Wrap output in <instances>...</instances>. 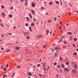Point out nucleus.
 <instances>
[{
    "label": "nucleus",
    "instance_id": "nucleus-42",
    "mask_svg": "<svg viewBox=\"0 0 78 78\" xmlns=\"http://www.w3.org/2000/svg\"><path fill=\"white\" fill-rule=\"evenodd\" d=\"M25 26H27L28 25V23H26L25 24Z\"/></svg>",
    "mask_w": 78,
    "mask_h": 78
},
{
    "label": "nucleus",
    "instance_id": "nucleus-3",
    "mask_svg": "<svg viewBox=\"0 0 78 78\" xmlns=\"http://www.w3.org/2000/svg\"><path fill=\"white\" fill-rule=\"evenodd\" d=\"M31 11H32V13L33 14H35V11H34V10H31Z\"/></svg>",
    "mask_w": 78,
    "mask_h": 78
},
{
    "label": "nucleus",
    "instance_id": "nucleus-11",
    "mask_svg": "<svg viewBox=\"0 0 78 78\" xmlns=\"http://www.w3.org/2000/svg\"><path fill=\"white\" fill-rule=\"evenodd\" d=\"M29 28L30 30V31L31 32V31H32V30H31V27H29Z\"/></svg>",
    "mask_w": 78,
    "mask_h": 78
},
{
    "label": "nucleus",
    "instance_id": "nucleus-50",
    "mask_svg": "<svg viewBox=\"0 0 78 78\" xmlns=\"http://www.w3.org/2000/svg\"><path fill=\"white\" fill-rule=\"evenodd\" d=\"M73 46H74V47H76L75 44H73Z\"/></svg>",
    "mask_w": 78,
    "mask_h": 78
},
{
    "label": "nucleus",
    "instance_id": "nucleus-54",
    "mask_svg": "<svg viewBox=\"0 0 78 78\" xmlns=\"http://www.w3.org/2000/svg\"><path fill=\"white\" fill-rule=\"evenodd\" d=\"M63 48H66V46H63Z\"/></svg>",
    "mask_w": 78,
    "mask_h": 78
},
{
    "label": "nucleus",
    "instance_id": "nucleus-23",
    "mask_svg": "<svg viewBox=\"0 0 78 78\" xmlns=\"http://www.w3.org/2000/svg\"><path fill=\"white\" fill-rule=\"evenodd\" d=\"M0 25L1 26V27H4L3 25V24H2V23H1L0 24Z\"/></svg>",
    "mask_w": 78,
    "mask_h": 78
},
{
    "label": "nucleus",
    "instance_id": "nucleus-29",
    "mask_svg": "<svg viewBox=\"0 0 78 78\" xmlns=\"http://www.w3.org/2000/svg\"><path fill=\"white\" fill-rule=\"evenodd\" d=\"M23 50H27V51H28V49H24V48H23Z\"/></svg>",
    "mask_w": 78,
    "mask_h": 78
},
{
    "label": "nucleus",
    "instance_id": "nucleus-24",
    "mask_svg": "<svg viewBox=\"0 0 78 78\" xmlns=\"http://www.w3.org/2000/svg\"><path fill=\"white\" fill-rule=\"evenodd\" d=\"M15 73H13L12 74V78H13V77H14V76L13 75H14Z\"/></svg>",
    "mask_w": 78,
    "mask_h": 78
},
{
    "label": "nucleus",
    "instance_id": "nucleus-40",
    "mask_svg": "<svg viewBox=\"0 0 78 78\" xmlns=\"http://www.w3.org/2000/svg\"><path fill=\"white\" fill-rule=\"evenodd\" d=\"M20 66H18L17 67V68H20Z\"/></svg>",
    "mask_w": 78,
    "mask_h": 78
},
{
    "label": "nucleus",
    "instance_id": "nucleus-15",
    "mask_svg": "<svg viewBox=\"0 0 78 78\" xmlns=\"http://www.w3.org/2000/svg\"><path fill=\"white\" fill-rule=\"evenodd\" d=\"M62 68H63V69H64V67H65V65H64V64H62Z\"/></svg>",
    "mask_w": 78,
    "mask_h": 78
},
{
    "label": "nucleus",
    "instance_id": "nucleus-9",
    "mask_svg": "<svg viewBox=\"0 0 78 78\" xmlns=\"http://www.w3.org/2000/svg\"><path fill=\"white\" fill-rule=\"evenodd\" d=\"M2 15H3V17H5V14L4 13H2Z\"/></svg>",
    "mask_w": 78,
    "mask_h": 78
},
{
    "label": "nucleus",
    "instance_id": "nucleus-34",
    "mask_svg": "<svg viewBox=\"0 0 78 78\" xmlns=\"http://www.w3.org/2000/svg\"><path fill=\"white\" fill-rule=\"evenodd\" d=\"M41 9H44V7H41Z\"/></svg>",
    "mask_w": 78,
    "mask_h": 78
},
{
    "label": "nucleus",
    "instance_id": "nucleus-17",
    "mask_svg": "<svg viewBox=\"0 0 78 78\" xmlns=\"http://www.w3.org/2000/svg\"><path fill=\"white\" fill-rule=\"evenodd\" d=\"M45 47H47V45L45 44V45H43V48H45Z\"/></svg>",
    "mask_w": 78,
    "mask_h": 78
},
{
    "label": "nucleus",
    "instance_id": "nucleus-19",
    "mask_svg": "<svg viewBox=\"0 0 78 78\" xmlns=\"http://www.w3.org/2000/svg\"><path fill=\"white\" fill-rule=\"evenodd\" d=\"M7 69V68H4L3 70L4 71H5Z\"/></svg>",
    "mask_w": 78,
    "mask_h": 78
},
{
    "label": "nucleus",
    "instance_id": "nucleus-18",
    "mask_svg": "<svg viewBox=\"0 0 78 78\" xmlns=\"http://www.w3.org/2000/svg\"><path fill=\"white\" fill-rule=\"evenodd\" d=\"M9 17H12V15L9 14Z\"/></svg>",
    "mask_w": 78,
    "mask_h": 78
},
{
    "label": "nucleus",
    "instance_id": "nucleus-4",
    "mask_svg": "<svg viewBox=\"0 0 78 78\" xmlns=\"http://www.w3.org/2000/svg\"><path fill=\"white\" fill-rule=\"evenodd\" d=\"M21 58H20V59L21 61H22L23 59V55H21Z\"/></svg>",
    "mask_w": 78,
    "mask_h": 78
},
{
    "label": "nucleus",
    "instance_id": "nucleus-7",
    "mask_svg": "<svg viewBox=\"0 0 78 78\" xmlns=\"http://www.w3.org/2000/svg\"><path fill=\"white\" fill-rule=\"evenodd\" d=\"M74 66V68L75 69H77V65L76 64H75Z\"/></svg>",
    "mask_w": 78,
    "mask_h": 78
},
{
    "label": "nucleus",
    "instance_id": "nucleus-47",
    "mask_svg": "<svg viewBox=\"0 0 78 78\" xmlns=\"http://www.w3.org/2000/svg\"><path fill=\"white\" fill-rule=\"evenodd\" d=\"M1 68H2V69H3V68H4V67H3V66H1Z\"/></svg>",
    "mask_w": 78,
    "mask_h": 78
},
{
    "label": "nucleus",
    "instance_id": "nucleus-63",
    "mask_svg": "<svg viewBox=\"0 0 78 78\" xmlns=\"http://www.w3.org/2000/svg\"><path fill=\"white\" fill-rule=\"evenodd\" d=\"M25 2H28V1H27V0H25Z\"/></svg>",
    "mask_w": 78,
    "mask_h": 78
},
{
    "label": "nucleus",
    "instance_id": "nucleus-38",
    "mask_svg": "<svg viewBox=\"0 0 78 78\" xmlns=\"http://www.w3.org/2000/svg\"><path fill=\"white\" fill-rule=\"evenodd\" d=\"M29 16H30V17L31 16V14L30 13L29 14Z\"/></svg>",
    "mask_w": 78,
    "mask_h": 78
},
{
    "label": "nucleus",
    "instance_id": "nucleus-61",
    "mask_svg": "<svg viewBox=\"0 0 78 78\" xmlns=\"http://www.w3.org/2000/svg\"><path fill=\"white\" fill-rule=\"evenodd\" d=\"M63 38H65L64 37V36H62V39Z\"/></svg>",
    "mask_w": 78,
    "mask_h": 78
},
{
    "label": "nucleus",
    "instance_id": "nucleus-28",
    "mask_svg": "<svg viewBox=\"0 0 78 78\" xmlns=\"http://www.w3.org/2000/svg\"><path fill=\"white\" fill-rule=\"evenodd\" d=\"M10 49H9L8 50L6 51V53H8V52H9V51H10Z\"/></svg>",
    "mask_w": 78,
    "mask_h": 78
},
{
    "label": "nucleus",
    "instance_id": "nucleus-41",
    "mask_svg": "<svg viewBox=\"0 0 78 78\" xmlns=\"http://www.w3.org/2000/svg\"><path fill=\"white\" fill-rule=\"evenodd\" d=\"M56 65H57V63H55L54 64V66H56Z\"/></svg>",
    "mask_w": 78,
    "mask_h": 78
},
{
    "label": "nucleus",
    "instance_id": "nucleus-45",
    "mask_svg": "<svg viewBox=\"0 0 78 78\" xmlns=\"http://www.w3.org/2000/svg\"><path fill=\"white\" fill-rule=\"evenodd\" d=\"M69 5H70V6H72V5H71V3L70 2L69 3Z\"/></svg>",
    "mask_w": 78,
    "mask_h": 78
},
{
    "label": "nucleus",
    "instance_id": "nucleus-60",
    "mask_svg": "<svg viewBox=\"0 0 78 78\" xmlns=\"http://www.w3.org/2000/svg\"><path fill=\"white\" fill-rule=\"evenodd\" d=\"M49 67H50V66H48V69H47V70H48V69H49Z\"/></svg>",
    "mask_w": 78,
    "mask_h": 78
},
{
    "label": "nucleus",
    "instance_id": "nucleus-43",
    "mask_svg": "<svg viewBox=\"0 0 78 78\" xmlns=\"http://www.w3.org/2000/svg\"><path fill=\"white\" fill-rule=\"evenodd\" d=\"M62 60H63V59H62V58L60 59V61H62Z\"/></svg>",
    "mask_w": 78,
    "mask_h": 78
},
{
    "label": "nucleus",
    "instance_id": "nucleus-44",
    "mask_svg": "<svg viewBox=\"0 0 78 78\" xmlns=\"http://www.w3.org/2000/svg\"><path fill=\"white\" fill-rule=\"evenodd\" d=\"M1 7L2 9H3V8H4V7H3V5H1Z\"/></svg>",
    "mask_w": 78,
    "mask_h": 78
},
{
    "label": "nucleus",
    "instance_id": "nucleus-51",
    "mask_svg": "<svg viewBox=\"0 0 78 78\" xmlns=\"http://www.w3.org/2000/svg\"><path fill=\"white\" fill-rule=\"evenodd\" d=\"M59 29H62V27H59Z\"/></svg>",
    "mask_w": 78,
    "mask_h": 78
},
{
    "label": "nucleus",
    "instance_id": "nucleus-39",
    "mask_svg": "<svg viewBox=\"0 0 78 78\" xmlns=\"http://www.w3.org/2000/svg\"><path fill=\"white\" fill-rule=\"evenodd\" d=\"M20 2H24V0H20Z\"/></svg>",
    "mask_w": 78,
    "mask_h": 78
},
{
    "label": "nucleus",
    "instance_id": "nucleus-12",
    "mask_svg": "<svg viewBox=\"0 0 78 78\" xmlns=\"http://www.w3.org/2000/svg\"><path fill=\"white\" fill-rule=\"evenodd\" d=\"M28 74L29 76H31V73H27Z\"/></svg>",
    "mask_w": 78,
    "mask_h": 78
},
{
    "label": "nucleus",
    "instance_id": "nucleus-56",
    "mask_svg": "<svg viewBox=\"0 0 78 78\" xmlns=\"http://www.w3.org/2000/svg\"><path fill=\"white\" fill-rule=\"evenodd\" d=\"M39 75L40 76H42V75L40 74H39Z\"/></svg>",
    "mask_w": 78,
    "mask_h": 78
},
{
    "label": "nucleus",
    "instance_id": "nucleus-53",
    "mask_svg": "<svg viewBox=\"0 0 78 78\" xmlns=\"http://www.w3.org/2000/svg\"><path fill=\"white\" fill-rule=\"evenodd\" d=\"M58 66L59 67V68H61V66L60 65H58Z\"/></svg>",
    "mask_w": 78,
    "mask_h": 78
},
{
    "label": "nucleus",
    "instance_id": "nucleus-5",
    "mask_svg": "<svg viewBox=\"0 0 78 78\" xmlns=\"http://www.w3.org/2000/svg\"><path fill=\"white\" fill-rule=\"evenodd\" d=\"M29 34H28V33H24V36H27V35H28Z\"/></svg>",
    "mask_w": 78,
    "mask_h": 78
},
{
    "label": "nucleus",
    "instance_id": "nucleus-33",
    "mask_svg": "<svg viewBox=\"0 0 78 78\" xmlns=\"http://www.w3.org/2000/svg\"><path fill=\"white\" fill-rule=\"evenodd\" d=\"M74 41H76V40H77L76 38H75L74 39Z\"/></svg>",
    "mask_w": 78,
    "mask_h": 78
},
{
    "label": "nucleus",
    "instance_id": "nucleus-52",
    "mask_svg": "<svg viewBox=\"0 0 78 78\" xmlns=\"http://www.w3.org/2000/svg\"><path fill=\"white\" fill-rule=\"evenodd\" d=\"M64 44H67V42H66V41H64Z\"/></svg>",
    "mask_w": 78,
    "mask_h": 78
},
{
    "label": "nucleus",
    "instance_id": "nucleus-30",
    "mask_svg": "<svg viewBox=\"0 0 78 78\" xmlns=\"http://www.w3.org/2000/svg\"><path fill=\"white\" fill-rule=\"evenodd\" d=\"M8 34L9 35V36H11V35H12V34L11 33H8Z\"/></svg>",
    "mask_w": 78,
    "mask_h": 78
},
{
    "label": "nucleus",
    "instance_id": "nucleus-55",
    "mask_svg": "<svg viewBox=\"0 0 78 78\" xmlns=\"http://www.w3.org/2000/svg\"><path fill=\"white\" fill-rule=\"evenodd\" d=\"M4 49L3 48H1V50H3Z\"/></svg>",
    "mask_w": 78,
    "mask_h": 78
},
{
    "label": "nucleus",
    "instance_id": "nucleus-48",
    "mask_svg": "<svg viewBox=\"0 0 78 78\" xmlns=\"http://www.w3.org/2000/svg\"><path fill=\"white\" fill-rule=\"evenodd\" d=\"M39 66H40V64H38L37 65V67H39Z\"/></svg>",
    "mask_w": 78,
    "mask_h": 78
},
{
    "label": "nucleus",
    "instance_id": "nucleus-37",
    "mask_svg": "<svg viewBox=\"0 0 78 78\" xmlns=\"http://www.w3.org/2000/svg\"><path fill=\"white\" fill-rule=\"evenodd\" d=\"M25 5H26V6H27L28 5V3H25Z\"/></svg>",
    "mask_w": 78,
    "mask_h": 78
},
{
    "label": "nucleus",
    "instance_id": "nucleus-27",
    "mask_svg": "<svg viewBox=\"0 0 78 78\" xmlns=\"http://www.w3.org/2000/svg\"><path fill=\"white\" fill-rule=\"evenodd\" d=\"M55 3L58 4V3H59V1H57L56 2H55Z\"/></svg>",
    "mask_w": 78,
    "mask_h": 78
},
{
    "label": "nucleus",
    "instance_id": "nucleus-22",
    "mask_svg": "<svg viewBox=\"0 0 78 78\" xmlns=\"http://www.w3.org/2000/svg\"><path fill=\"white\" fill-rule=\"evenodd\" d=\"M26 19H27L28 21H29V20H30V19H29V17H26Z\"/></svg>",
    "mask_w": 78,
    "mask_h": 78
},
{
    "label": "nucleus",
    "instance_id": "nucleus-64",
    "mask_svg": "<svg viewBox=\"0 0 78 78\" xmlns=\"http://www.w3.org/2000/svg\"><path fill=\"white\" fill-rule=\"evenodd\" d=\"M76 50H77V51H78V49H76Z\"/></svg>",
    "mask_w": 78,
    "mask_h": 78
},
{
    "label": "nucleus",
    "instance_id": "nucleus-35",
    "mask_svg": "<svg viewBox=\"0 0 78 78\" xmlns=\"http://www.w3.org/2000/svg\"><path fill=\"white\" fill-rule=\"evenodd\" d=\"M9 66V65H8V64H7L6 65V67H8Z\"/></svg>",
    "mask_w": 78,
    "mask_h": 78
},
{
    "label": "nucleus",
    "instance_id": "nucleus-31",
    "mask_svg": "<svg viewBox=\"0 0 78 78\" xmlns=\"http://www.w3.org/2000/svg\"><path fill=\"white\" fill-rule=\"evenodd\" d=\"M66 65H68L69 64V62H66Z\"/></svg>",
    "mask_w": 78,
    "mask_h": 78
},
{
    "label": "nucleus",
    "instance_id": "nucleus-1",
    "mask_svg": "<svg viewBox=\"0 0 78 78\" xmlns=\"http://www.w3.org/2000/svg\"><path fill=\"white\" fill-rule=\"evenodd\" d=\"M72 72H73V73H75L76 72V70L75 69H73L72 70Z\"/></svg>",
    "mask_w": 78,
    "mask_h": 78
},
{
    "label": "nucleus",
    "instance_id": "nucleus-25",
    "mask_svg": "<svg viewBox=\"0 0 78 78\" xmlns=\"http://www.w3.org/2000/svg\"><path fill=\"white\" fill-rule=\"evenodd\" d=\"M51 4H52V2H50L49 3V5H51Z\"/></svg>",
    "mask_w": 78,
    "mask_h": 78
},
{
    "label": "nucleus",
    "instance_id": "nucleus-57",
    "mask_svg": "<svg viewBox=\"0 0 78 78\" xmlns=\"http://www.w3.org/2000/svg\"><path fill=\"white\" fill-rule=\"evenodd\" d=\"M30 17V19H32V18H33V17H32V16H31Z\"/></svg>",
    "mask_w": 78,
    "mask_h": 78
},
{
    "label": "nucleus",
    "instance_id": "nucleus-14",
    "mask_svg": "<svg viewBox=\"0 0 78 78\" xmlns=\"http://www.w3.org/2000/svg\"><path fill=\"white\" fill-rule=\"evenodd\" d=\"M7 76V75H4V76H3V78H5V77H6Z\"/></svg>",
    "mask_w": 78,
    "mask_h": 78
},
{
    "label": "nucleus",
    "instance_id": "nucleus-2",
    "mask_svg": "<svg viewBox=\"0 0 78 78\" xmlns=\"http://www.w3.org/2000/svg\"><path fill=\"white\" fill-rule=\"evenodd\" d=\"M37 37L38 38H40L41 39V38H42V35H38L37 36Z\"/></svg>",
    "mask_w": 78,
    "mask_h": 78
},
{
    "label": "nucleus",
    "instance_id": "nucleus-10",
    "mask_svg": "<svg viewBox=\"0 0 78 78\" xmlns=\"http://www.w3.org/2000/svg\"><path fill=\"white\" fill-rule=\"evenodd\" d=\"M46 35H47L48 34V33H49V31H48V30H46Z\"/></svg>",
    "mask_w": 78,
    "mask_h": 78
},
{
    "label": "nucleus",
    "instance_id": "nucleus-6",
    "mask_svg": "<svg viewBox=\"0 0 78 78\" xmlns=\"http://www.w3.org/2000/svg\"><path fill=\"white\" fill-rule=\"evenodd\" d=\"M32 7H33L34 8V7H35V4H34V3H32Z\"/></svg>",
    "mask_w": 78,
    "mask_h": 78
},
{
    "label": "nucleus",
    "instance_id": "nucleus-46",
    "mask_svg": "<svg viewBox=\"0 0 78 78\" xmlns=\"http://www.w3.org/2000/svg\"><path fill=\"white\" fill-rule=\"evenodd\" d=\"M13 9V7H11L10 8V9Z\"/></svg>",
    "mask_w": 78,
    "mask_h": 78
},
{
    "label": "nucleus",
    "instance_id": "nucleus-13",
    "mask_svg": "<svg viewBox=\"0 0 78 78\" xmlns=\"http://www.w3.org/2000/svg\"><path fill=\"white\" fill-rule=\"evenodd\" d=\"M64 69V70H67V71H69V69H68L67 68H65Z\"/></svg>",
    "mask_w": 78,
    "mask_h": 78
},
{
    "label": "nucleus",
    "instance_id": "nucleus-8",
    "mask_svg": "<svg viewBox=\"0 0 78 78\" xmlns=\"http://www.w3.org/2000/svg\"><path fill=\"white\" fill-rule=\"evenodd\" d=\"M15 49L17 50H19L20 49V47H17L15 48Z\"/></svg>",
    "mask_w": 78,
    "mask_h": 78
},
{
    "label": "nucleus",
    "instance_id": "nucleus-20",
    "mask_svg": "<svg viewBox=\"0 0 78 78\" xmlns=\"http://www.w3.org/2000/svg\"><path fill=\"white\" fill-rule=\"evenodd\" d=\"M34 23H33L32 24H31V26L32 27H33V26H34Z\"/></svg>",
    "mask_w": 78,
    "mask_h": 78
},
{
    "label": "nucleus",
    "instance_id": "nucleus-16",
    "mask_svg": "<svg viewBox=\"0 0 78 78\" xmlns=\"http://www.w3.org/2000/svg\"><path fill=\"white\" fill-rule=\"evenodd\" d=\"M57 54H58V53H56V52H55V57L58 56V55H57Z\"/></svg>",
    "mask_w": 78,
    "mask_h": 78
},
{
    "label": "nucleus",
    "instance_id": "nucleus-59",
    "mask_svg": "<svg viewBox=\"0 0 78 78\" xmlns=\"http://www.w3.org/2000/svg\"><path fill=\"white\" fill-rule=\"evenodd\" d=\"M62 22H61L59 24H62Z\"/></svg>",
    "mask_w": 78,
    "mask_h": 78
},
{
    "label": "nucleus",
    "instance_id": "nucleus-21",
    "mask_svg": "<svg viewBox=\"0 0 78 78\" xmlns=\"http://www.w3.org/2000/svg\"><path fill=\"white\" fill-rule=\"evenodd\" d=\"M27 39H29V38H30V36H27Z\"/></svg>",
    "mask_w": 78,
    "mask_h": 78
},
{
    "label": "nucleus",
    "instance_id": "nucleus-58",
    "mask_svg": "<svg viewBox=\"0 0 78 78\" xmlns=\"http://www.w3.org/2000/svg\"><path fill=\"white\" fill-rule=\"evenodd\" d=\"M33 19H34V22H35V19L34 18Z\"/></svg>",
    "mask_w": 78,
    "mask_h": 78
},
{
    "label": "nucleus",
    "instance_id": "nucleus-49",
    "mask_svg": "<svg viewBox=\"0 0 78 78\" xmlns=\"http://www.w3.org/2000/svg\"><path fill=\"white\" fill-rule=\"evenodd\" d=\"M62 38H61V39H60L59 41H62L61 40H62Z\"/></svg>",
    "mask_w": 78,
    "mask_h": 78
},
{
    "label": "nucleus",
    "instance_id": "nucleus-36",
    "mask_svg": "<svg viewBox=\"0 0 78 78\" xmlns=\"http://www.w3.org/2000/svg\"><path fill=\"white\" fill-rule=\"evenodd\" d=\"M57 49H58V48H57V47L55 48V50H57Z\"/></svg>",
    "mask_w": 78,
    "mask_h": 78
},
{
    "label": "nucleus",
    "instance_id": "nucleus-62",
    "mask_svg": "<svg viewBox=\"0 0 78 78\" xmlns=\"http://www.w3.org/2000/svg\"><path fill=\"white\" fill-rule=\"evenodd\" d=\"M42 60V59H41V58L40 59V62H41V61Z\"/></svg>",
    "mask_w": 78,
    "mask_h": 78
},
{
    "label": "nucleus",
    "instance_id": "nucleus-32",
    "mask_svg": "<svg viewBox=\"0 0 78 78\" xmlns=\"http://www.w3.org/2000/svg\"><path fill=\"white\" fill-rule=\"evenodd\" d=\"M67 34H72V33H70V32H68Z\"/></svg>",
    "mask_w": 78,
    "mask_h": 78
},
{
    "label": "nucleus",
    "instance_id": "nucleus-26",
    "mask_svg": "<svg viewBox=\"0 0 78 78\" xmlns=\"http://www.w3.org/2000/svg\"><path fill=\"white\" fill-rule=\"evenodd\" d=\"M73 54L74 55H77V53H76V52H74V53H73Z\"/></svg>",
    "mask_w": 78,
    "mask_h": 78
}]
</instances>
